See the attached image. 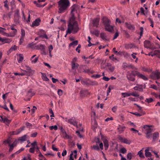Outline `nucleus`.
Returning a JSON list of instances; mask_svg holds the SVG:
<instances>
[{"label": "nucleus", "instance_id": "f257e3e1", "mask_svg": "<svg viewBox=\"0 0 160 160\" xmlns=\"http://www.w3.org/2000/svg\"><path fill=\"white\" fill-rule=\"evenodd\" d=\"M152 127V125H145L143 127V128L146 129V137L148 138L152 137L153 141H155L157 138L159 137V134L158 132H155L153 133V136L151 132H153V129L150 128Z\"/></svg>", "mask_w": 160, "mask_h": 160}, {"label": "nucleus", "instance_id": "f03ea898", "mask_svg": "<svg viewBox=\"0 0 160 160\" xmlns=\"http://www.w3.org/2000/svg\"><path fill=\"white\" fill-rule=\"evenodd\" d=\"M58 3L60 7L58 11L59 13L64 12L70 6V2L69 0H60L58 2Z\"/></svg>", "mask_w": 160, "mask_h": 160}, {"label": "nucleus", "instance_id": "7ed1b4c3", "mask_svg": "<svg viewBox=\"0 0 160 160\" xmlns=\"http://www.w3.org/2000/svg\"><path fill=\"white\" fill-rule=\"evenodd\" d=\"M103 23L105 27V30L109 32H112L113 30V27L111 26L110 21L107 18L104 17L102 19Z\"/></svg>", "mask_w": 160, "mask_h": 160}, {"label": "nucleus", "instance_id": "20e7f679", "mask_svg": "<svg viewBox=\"0 0 160 160\" xmlns=\"http://www.w3.org/2000/svg\"><path fill=\"white\" fill-rule=\"evenodd\" d=\"M137 71L132 70L128 71L127 72L126 77L127 79L132 82L135 80V77L136 76Z\"/></svg>", "mask_w": 160, "mask_h": 160}, {"label": "nucleus", "instance_id": "39448f33", "mask_svg": "<svg viewBox=\"0 0 160 160\" xmlns=\"http://www.w3.org/2000/svg\"><path fill=\"white\" fill-rule=\"evenodd\" d=\"M136 93V92H133L130 93L127 92H122V95L124 98L126 97H129L131 95L136 97L139 96V95L138 93Z\"/></svg>", "mask_w": 160, "mask_h": 160}, {"label": "nucleus", "instance_id": "423d86ee", "mask_svg": "<svg viewBox=\"0 0 160 160\" xmlns=\"http://www.w3.org/2000/svg\"><path fill=\"white\" fill-rule=\"evenodd\" d=\"M118 138V140L120 141V142L122 143H123L129 145L131 142V140H128L126 138H123L120 136Z\"/></svg>", "mask_w": 160, "mask_h": 160}, {"label": "nucleus", "instance_id": "0eeeda50", "mask_svg": "<svg viewBox=\"0 0 160 160\" xmlns=\"http://www.w3.org/2000/svg\"><path fill=\"white\" fill-rule=\"evenodd\" d=\"M25 128V126L21 127L19 129L17 130L16 131H13L11 132V135H18Z\"/></svg>", "mask_w": 160, "mask_h": 160}, {"label": "nucleus", "instance_id": "6e6552de", "mask_svg": "<svg viewBox=\"0 0 160 160\" xmlns=\"http://www.w3.org/2000/svg\"><path fill=\"white\" fill-rule=\"evenodd\" d=\"M80 96L82 97H85L87 95L90 94V93L88 92V90L87 89L82 90L80 91Z\"/></svg>", "mask_w": 160, "mask_h": 160}, {"label": "nucleus", "instance_id": "1a4fd4ad", "mask_svg": "<svg viewBox=\"0 0 160 160\" xmlns=\"http://www.w3.org/2000/svg\"><path fill=\"white\" fill-rule=\"evenodd\" d=\"M150 77L152 79H159L160 78V72H155L150 75Z\"/></svg>", "mask_w": 160, "mask_h": 160}, {"label": "nucleus", "instance_id": "9d476101", "mask_svg": "<svg viewBox=\"0 0 160 160\" xmlns=\"http://www.w3.org/2000/svg\"><path fill=\"white\" fill-rule=\"evenodd\" d=\"M136 76L138 78H141L144 80H147L148 78L145 75L140 73L138 71H137Z\"/></svg>", "mask_w": 160, "mask_h": 160}, {"label": "nucleus", "instance_id": "9b49d317", "mask_svg": "<svg viewBox=\"0 0 160 160\" xmlns=\"http://www.w3.org/2000/svg\"><path fill=\"white\" fill-rule=\"evenodd\" d=\"M75 118H71L68 119V121H66L67 122L71 124H72L74 126H77V122L75 121Z\"/></svg>", "mask_w": 160, "mask_h": 160}, {"label": "nucleus", "instance_id": "f8f14e48", "mask_svg": "<svg viewBox=\"0 0 160 160\" xmlns=\"http://www.w3.org/2000/svg\"><path fill=\"white\" fill-rule=\"evenodd\" d=\"M59 129L62 134L63 138H69V136L67 134L65 130L62 127H60Z\"/></svg>", "mask_w": 160, "mask_h": 160}, {"label": "nucleus", "instance_id": "ddd939ff", "mask_svg": "<svg viewBox=\"0 0 160 160\" xmlns=\"http://www.w3.org/2000/svg\"><path fill=\"white\" fill-rule=\"evenodd\" d=\"M41 20L39 18H37L32 23V26L33 27L34 26H37L39 25L40 22H41Z\"/></svg>", "mask_w": 160, "mask_h": 160}, {"label": "nucleus", "instance_id": "4468645a", "mask_svg": "<svg viewBox=\"0 0 160 160\" xmlns=\"http://www.w3.org/2000/svg\"><path fill=\"white\" fill-rule=\"evenodd\" d=\"M11 142L10 139V137H9L8 139L3 141V142L2 144L5 146L8 145L9 146V145L11 144Z\"/></svg>", "mask_w": 160, "mask_h": 160}, {"label": "nucleus", "instance_id": "2eb2a0df", "mask_svg": "<svg viewBox=\"0 0 160 160\" xmlns=\"http://www.w3.org/2000/svg\"><path fill=\"white\" fill-rule=\"evenodd\" d=\"M127 28L129 30H134L135 29V27L134 25H132L130 23H128L126 22L125 23Z\"/></svg>", "mask_w": 160, "mask_h": 160}, {"label": "nucleus", "instance_id": "dca6fc26", "mask_svg": "<svg viewBox=\"0 0 160 160\" xmlns=\"http://www.w3.org/2000/svg\"><path fill=\"white\" fill-rule=\"evenodd\" d=\"M99 18H96L94 19L92 21L93 26L98 28L99 25Z\"/></svg>", "mask_w": 160, "mask_h": 160}, {"label": "nucleus", "instance_id": "f3484780", "mask_svg": "<svg viewBox=\"0 0 160 160\" xmlns=\"http://www.w3.org/2000/svg\"><path fill=\"white\" fill-rule=\"evenodd\" d=\"M79 6L76 4L73 5L71 7V13H74L73 12L75 11L77 12V10L76 9V8H79Z\"/></svg>", "mask_w": 160, "mask_h": 160}, {"label": "nucleus", "instance_id": "a211bd4d", "mask_svg": "<svg viewBox=\"0 0 160 160\" xmlns=\"http://www.w3.org/2000/svg\"><path fill=\"white\" fill-rule=\"evenodd\" d=\"M90 79L86 78L84 80H81V83L83 85H86L87 86L90 85Z\"/></svg>", "mask_w": 160, "mask_h": 160}, {"label": "nucleus", "instance_id": "6ab92c4d", "mask_svg": "<svg viewBox=\"0 0 160 160\" xmlns=\"http://www.w3.org/2000/svg\"><path fill=\"white\" fill-rule=\"evenodd\" d=\"M140 112V113H138L137 112H131L130 113L135 115H136L137 117H140L143 115H144L146 114V113L142 111H139Z\"/></svg>", "mask_w": 160, "mask_h": 160}, {"label": "nucleus", "instance_id": "aec40b11", "mask_svg": "<svg viewBox=\"0 0 160 160\" xmlns=\"http://www.w3.org/2000/svg\"><path fill=\"white\" fill-rule=\"evenodd\" d=\"M151 45L150 42L148 40H146L144 42V46L145 48H150V46Z\"/></svg>", "mask_w": 160, "mask_h": 160}, {"label": "nucleus", "instance_id": "412c9836", "mask_svg": "<svg viewBox=\"0 0 160 160\" xmlns=\"http://www.w3.org/2000/svg\"><path fill=\"white\" fill-rule=\"evenodd\" d=\"M79 66V65L78 63H71L72 69V70H76V69L78 68Z\"/></svg>", "mask_w": 160, "mask_h": 160}, {"label": "nucleus", "instance_id": "4be33fe9", "mask_svg": "<svg viewBox=\"0 0 160 160\" xmlns=\"http://www.w3.org/2000/svg\"><path fill=\"white\" fill-rule=\"evenodd\" d=\"M159 53H160V50H156L155 52H152V53H151V56L153 57L157 55L158 58H160V55H159V54H158Z\"/></svg>", "mask_w": 160, "mask_h": 160}, {"label": "nucleus", "instance_id": "5701e85b", "mask_svg": "<svg viewBox=\"0 0 160 160\" xmlns=\"http://www.w3.org/2000/svg\"><path fill=\"white\" fill-rule=\"evenodd\" d=\"M125 128V127L121 126V125H119L118 128V132L119 133H121L122 132L124 131Z\"/></svg>", "mask_w": 160, "mask_h": 160}, {"label": "nucleus", "instance_id": "b1692460", "mask_svg": "<svg viewBox=\"0 0 160 160\" xmlns=\"http://www.w3.org/2000/svg\"><path fill=\"white\" fill-rule=\"evenodd\" d=\"M36 56V55H35L33 56L31 58V60L32 62V63H36L38 59V57H36L34 59V58Z\"/></svg>", "mask_w": 160, "mask_h": 160}, {"label": "nucleus", "instance_id": "393cba45", "mask_svg": "<svg viewBox=\"0 0 160 160\" xmlns=\"http://www.w3.org/2000/svg\"><path fill=\"white\" fill-rule=\"evenodd\" d=\"M34 71H28L26 70H25L24 72V74H25L24 75H27L28 76L32 75L34 73Z\"/></svg>", "mask_w": 160, "mask_h": 160}, {"label": "nucleus", "instance_id": "a878e982", "mask_svg": "<svg viewBox=\"0 0 160 160\" xmlns=\"http://www.w3.org/2000/svg\"><path fill=\"white\" fill-rule=\"evenodd\" d=\"M23 59V55L22 54H19L18 56V62L19 63H21L22 62Z\"/></svg>", "mask_w": 160, "mask_h": 160}, {"label": "nucleus", "instance_id": "bb28decb", "mask_svg": "<svg viewBox=\"0 0 160 160\" xmlns=\"http://www.w3.org/2000/svg\"><path fill=\"white\" fill-rule=\"evenodd\" d=\"M149 150L148 148H147L145 150V155L146 157H151L152 156L151 153L148 152Z\"/></svg>", "mask_w": 160, "mask_h": 160}, {"label": "nucleus", "instance_id": "cd10ccee", "mask_svg": "<svg viewBox=\"0 0 160 160\" xmlns=\"http://www.w3.org/2000/svg\"><path fill=\"white\" fill-rule=\"evenodd\" d=\"M90 32L92 34L95 35L97 37H98L99 36V31L98 30H96L95 31H91Z\"/></svg>", "mask_w": 160, "mask_h": 160}, {"label": "nucleus", "instance_id": "c85d7f7f", "mask_svg": "<svg viewBox=\"0 0 160 160\" xmlns=\"http://www.w3.org/2000/svg\"><path fill=\"white\" fill-rule=\"evenodd\" d=\"M78 40L75 41L71 43H70L69 45V47L70 48L72 46H76L78 44Z\"/></svg>", "mask_w": 160, "mask_h": 160}, {"label": "nucleus", "instance_id": "c756f323", "mask_svg": "<svg viewBox=\"0 0 160 160\" xmlns=\"http://www.w3.org/2000/svg\"><path fill=\"white\" fill-rule=\"evenodd\" d=\"M41 74H42V78L43 80L45 81H48L49 80V79L47 78L45 74L44 75L43 73H41Z\"/></svg>", "mask_w": 160, "mask_h": 160}, {"label": "nucleus", "instance_id": "7c9ffc66", "mask_svg": "<svg viewBox=\"0 0 160 160\" xmlns=\"http://www.w3.org/2000/svg\"><path fill=\"white\" fill-rule=\"evenodd\" d=\"M2 121H3V122L7 123L8 124H9L11 122V120L8 119L6 117H5L4 119L2 120Z\"/></svg>", "mask_w": 160, "mask_h": 160}, {"label": "nucleus", "instance_id": "2f4dec72", "mask_svg": "<svg viewBox=\"0 0 160 160\" xmlns=\"http://www.w3.org/2000/svg\"><path fill=\"white\" fill-rule=\"evenodd\" d=\"M28 95L29 97H32L35 94V93L32 92V89H30L28 91Z\"/></svg>", "mask_w": 160, "mask_h": 160}, {"label": "nucleus", "instance_id": "473e14b6", "mask_svg": "<svg viewBox=\"0 0 160 160\" xmlns=\"http://www.w3.org/2000/svg\"><path fill=\"white\" fill-rule=\"evenodd\" d=\"M138 154L139 155V156L141 158H144L145 157L143 155L142 150H141L138 152Z\"/></svg>", "mask_w": 160, "mask_h": 160}, {"label": "nucleus", "instance_id": "72a5a7b5", "mask_svg": "<svg viewBox=\"0 0 160 160\" xmlns=\"http://www.w3.org/2000/svg\"><path fill=\"white\" fill-rule=\"evenodd\" d=\"M4 43H9L12 41V39L7 38H4Z\"/></svg>", "mask_w": 160, "mask_h": 160}, {"label": "nucleus", "instance_id": "f704fd0d", "mask_svg": "<svg viewBox=\"0 0 160 160\" xmlns=\"http://www.w3.org/2000/svg\"><path fill=\"white\" fill-rule=\"evenodd\" d=\"M138 86V91L140 92H142L143 91V89L142 88L143 86L142 85H139L138 84H137Z\"/></svg>", "mask_w": 160, "mask_h": 160}, {"label": "nucleus", "instance_id": "c9c22d12", "mask_svg": "<svg viewBox=\"0 0 160 160\" xmlns=\"http://www.w3.org/2000/svg\"><path fill=\"white\" fill-rule=\"evenodd\" d=\"M100 37L103 40H108V39L105 38V33L101 32L100 34Z\"/></svg>", "mask_w": 160, "mask_h": 160}, {"label": "nucleus", "instance_id": "e433bc0d", "mask_svg": "<svg viewBox=\"0 0 160 160\" xmlns=\"http://www.w3.org/2000/svg\"><path fill=\"white\" fill-rule=\"evenodd\" d=\"M79 27L78 26L74 27V29L72 31L73 32L72 33L74 34L77 33L79 30Z\"/></svg>", "mask_w": 160, "mask_h": 160}, {"label": "nucleus", "instance_id": "4c0bfd02", "mask_svg": "<svg viewBox=\"0 0 160 160\" xmlns=\"http://www.w3.org/2000/svg\"><path fill=\"white\" fill-rule=\"evenodd\" d=\"M68 29H69L72 30L74 29L73 25H72V24L70 22H69L68 25Z\"/></svg>", "mask_w": 160, "mask_h": 160}, {"label": "nucleus", "instance_id": "58836bf2", "mask_svg": "<svg viewBox=\"0 0 160 160\" xmlns=\"http://www.w3.org/2000/svg\"><path fill=\"white\" fill-rule=\"evenodd\" d=\"M26 137L27 135H25L23 136L20 138L18 139L19 140H20L22 142H24L26 140Z\"/></svg>", "mask_w": 160, "mask_h": 160}, {"label": "nucleus", "instance_id": "ea45409f", "mask_svg": "<svg viewBox=\"0 0 160 160\" xmlns=\"http://www.w3.org/2000/svg\"><path fill=\"white\" fill-rule=\"evenodd\" d=\"M90 85L92 86L93 85H97L98 84V83L96 81H92L90 80Z\"/></svg>", "mask_w": 160, "mask_h": 160}, {"label": "nucleus", "instance_id": "a19ab883", "mask_svg": "<svg viewBox=\"0 0 160 160\" xmlns=\"http://www.w3.org/2000/svg\"><path fill=\"white\" fill-rule=\"evenodd\" d=\"M126 152H127V150L124 147H123V148H122L120 149V150L119 151L120 153H121L123 154H125V153H126Z\"/></svg>", "mask_w": 160, "mask_h": 160}, {"label": "nucleus", "instance_id": "79ce46f5", "mask_svg": "<svg viewBox=\"0 0 160 160\" xmlns=\"http://www.w3.org/2000/svg\"><path fill=\"white\" fill-rule=\"evenodd\" d=\"M154 101L152 98H147L145 100L146 102H147L148 103L152 102Z\"/></svg>", "mask_w": 160, "mask_h": 160}, {"label": "nucleus", "instance_id": "37998d69", "mask_svg": "<svg viewBox=\"0 0 160 160\" xmlns=\"http://www.w3.org/2000/svg\"><path fill=\"white\" fill-rule=\"evenodd\" d=\"M103 143L104 144L105 149L106 150L108 149L109 146L108 141L106 142H105Z\"/></svg>", "mask_w": 160, "mask_h": 160}, {"label": "nucleus", "instance_id": "c03bdc74", "mask_svg": "<svg viewBox=\"0 0 160 160\" xmlns=\"http://www.w3.org/2000/svg\"><path fill=\"white\" fill-rule=\"evenodd\" d=\"M19 9H17L15 12L14 17H19Z\"/></svg>", "mask_w": 160, "mask_h": 160}, {"label": "nucleus", "instance_id": "a18cd8bd", "mask_svg": "<svg viewBox=\"0 0 160 160\" xmlns=\"http://www.w3.org/2000/svg\"><path fill=\"white\" fill-rule=\"evenodd\" d=\"M49 128L51 130L54 129L55 130H57L58 128V126L56 125L50 126Z\"/></svg>", "mask_w": 160, "mask_h": 160}, {"label": "nucleus", "instance_id": "49530a36", "mask_svg": "<svg viewBox=\"0 0 160 160\" xmlns=\"http://www.w3.org/2000/svg\"><path fill=\"white\" fill-rule=\"evenodd\" d=\"M14 17V22L17 23H19V17Z\"/></svg>", "mask_w": 160, "mask_h": 160}, {"label": "nucleus", "instance_id": "de8ad7c7", "mask_svg": "<svg viewBox=\"0 0 160 160\" xmlns=\"http://www.w3.org/2000/svg\"><path fill=\"white\" fill-rule=\"evenodd\" d=\"M14 142L12 144H11L9 146L10 147V148L9 149V152H11L12 151V150L13 149L14 147H15V145H14Z\"/></svg>", "mask_w": 160, "mask_h": 160}, {"label": "nucleus", "instance_id": "09e8293b", "mask_svg": "<svg viewBox=\"0 0 160 160\" xmlns=\"http://www.w3.org/2000/svg\"><path fill=\"white\" fill-rule=\"evenodd\" d=\"M21 38H24V37L25 36V32L24 30L23 29H22L21 30Z\"/></svg>", "mask_w": 160, "mask_h": 160}, {"label": "nucleus", "instance_id": "8fccbe9b", "mask_svg": "<svg viewBox=\"0 0 160 160\" xmlns=\"http://www.w3.org/2000/svg\"><path fill=\"white\" fill-rule=\"evenodd\" d=\"M78 72H84L86 73H89L90 72V70L89 69H84L83 71H82L81 70H79V69H78Z\"/></svg>", "mask_w": 160, "mask_h": 160}, {"label": "nucleus", "instance_id": "3c124183", "mask_svg": "<svg viewBox=\"0 0 160 160\" xmlns=\"http://www.w3.org/2000/svg\"><path fill=\"white\" fill-rule=\"evenodd\" d=\"M16 33H14L13 32L10 33H6V36L7 37H13L15 36Z\"/></svg>", "mask_w": 160, "mask_h": 160}, {"label": "nucleus", "instance_id": "603ef678", "mask_svg": "<svg viewBox=\"0 0 160 160\" xmlns=\"http://www.w3.org/2000/svg\"><path fill=\"white\" fill-rule=\"evenodd\" d=\"M35 148L36 147H32L29 149V151L30 153H33L34 152Z\"/></svg>", "mask_w": 160, "mask_h": 160}, {"label": "nucleus", "instance_id": "864d4df0", "mask_svg": "<svg viewBox=\"0 0 160 160\" xmlns=\"http://www.w3.org/2000/svg\"><path fill=\"white\" fill-rule=\"evenodd\" d=\"M94 141L97 143H100V139L98 137H95L94 139Z\"/></svg>", "mask_w": 160, "mask_h": 160}, {"label": "nucleus", "instance_id": "5fc2aeb1", "mask_svg": "<svg viewBox=\"0 0 160 160\" xmlns=\"http://www.w3.org/2000/svg\"><path fill=\"white\" fill-rule=\"evenodd\" d=\"M39 37V38H42L48 39V38L47 34H46V33H44V35H40Z\"/></svg>", "mask_w": 160, "mask_h": 160}, {"label": "nucleus", "instance_id": "6e6d98bb", "mask_svg": "<svg viewBox=\"0 0 160 160\" xmlns=\"http://www.w3.org/2000/svg\"><path fill=\"white\" fill-rule=\"evenodd\" d=\"M132 154L131 152H129L127 155V158L129 160H131L132 159Z\"/></svg>", "mask_w": 160, "mask_h": 160}, {"label": "nucleus", "instance_id": "4d7b16f0", "mask_svg": "<svg viewBox=\"0 0 160 160\" xmlns=\"http://www.w3.org/2000/svg\"><path fill=\"white\" fill-rule=\"evenodd\" d=\"M92 148L94 150H96L99 151L100 150V148L97 144L96 145H93Z\"/></svg>", "mask_w": 160, "mask_h": 160}, {"label": "nucleus", "instance_id": "13d9d810", "mask_svg": "<svg viewBox=\"0 0 160 160\" xmlns=\"http://www.w3.org/2000/svg\"><path fill=\"white\" fill-rule=\"evenodd\" d=\"M15 25L14 24L12 25V26H11V29L12 30H13L14 31L13 32L14 33H16L17 32V31L16 29L14 28V26Z\"/></svg>", "mask_w": 160, "mask_h": 160}, {"label": "nucleus", "instance_id": "bf43d9fd", "mask_svg": "<svg viewBox=\"0 0 160 160\" xmlns=\"http://www.w3.org/2000/svg\"><path fill=\"white\" fill-rule=\"evenodd\" d=\"M140 11L141 13L144 15H145L146 14H147V12H146V13L144 12V10L142 7L140 8Z\"/></svg>", "mask_w": 160, "mask_h": 160}, {"label": "nucleus", "instance_id": "052dcab7", "mask_svg": "<svg viewBox=\"0 0 160 160\" xmlns=\"http://www.w3.org/2000/svg\"><path fill=\"white\" fill-rule=\"evenodd\" d=\"M155 44L156 45L155 46L154 48H151L154 49L155 48H160V45L157 42H155Z\"/></svg>", "mask_w": 160, "mask_h": 160}, {"label": "nucleus", "instance_id": "680f3d73", "mask_svg": "<svg viewBox=\"0 0 160 160\" xmlns=\"http://www.w3.org/2000/svg\"><path fill=\"white\" fill-rule=\"evenodd\" d=\"M6 102L5 101V103H4L5 104L4 106H2V108H4V109H5V110H6L7 111H9V110L8 109V107H7V106L6 105Z\"/></svg>", "mask_w": 160, "mask_h": 160}, {"label": "nucleus", "instance_id": "e2e57ef3", "mask_svg": "<svg viewBox=\"0 0 160 160\" xmlns=\"http://www.w3.org/2000/svg\"><path fill=\"white\" fill-rule=\"evenodd\" d=\"M25 125L28 128H30V127H32V124L28 122H26L25 123Z\"/></svg>", "mask_w": 160, "mask_h": 160}, {"label": "nucleus", "instance_id": "0e129e2a", "mask_svg": "<svg viewBox=\"0 0 160 160\" xmlns=\"http://www.w3.org/2000/svg\"><path fill=\"white\" fill-rule=\"evenodd\" d=\"M37 109V108L36 106H33V108L32 109L31 111L32 112V114H34L36 110Z\"/></svg>", "mask_w": 160, "mask_h": 160}, {"label": "nucleus", "instance_id": "69168bd1", "mask_svg": "<svg viewBox=\"0 0 160 160\" xmlns=\"http://www.w3.org/2000/svg\"><path fill=\"white\" fill-rule=\"evenodd\" d=\"M72 15V16L70 19V21H74L75 20V17L74 16V13H71Z\"/></svg>", "mask_w": 160, "mask_h": 160}, {"label": "nucleus", "instance_id": "338daca9", "mask_svg": "<svg viewBox=\"0 0 160 160\" xmlns=\"http://www.w3.org/2000/svg\"><path fill=\"white\" fill-rule=\"evenodd\" d=\"M45 46L44 45L42 44H40L39 45L40 49L39 50H41L42 51L43 50L45 49Z\"/></svg>", "mask_w": 160, "mask_h": 160}, {"label": "nucleus", "instance_id": "774afa93", "mask_svg": "<svg viewBox=\"0 0 160 160\" xmlns=\"http://www.w3.org/2000/svg\"><path fill=\"white\" fill-rule=\"evenodd\" d=\"M108 69L110 72H112L114 71L115 69V67H114L111 66V67L108 68Z\"/></svg>", "mask_w": 160, "mask_h": 160}]
</instances>
